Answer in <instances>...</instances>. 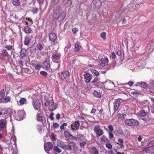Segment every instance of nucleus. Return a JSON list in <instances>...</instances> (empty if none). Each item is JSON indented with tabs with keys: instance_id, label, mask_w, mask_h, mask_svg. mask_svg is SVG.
<instances>
[{
	"instance_id": "aec40b11",
	"label": "nucleus",
	"mask_w": 154,
	"mask_h": 154,
	"mask_svg": "<svg viewBox=\"0 0 154 154\" xmlns=\"http://www.w3.org/2000/svg\"><path fill=\"white\" fill-rule=\"evenodd\" d=\"M11 98L10 97L8 96L5 97V98H3L2 100H0V103H7L10 102L11 101Z\"/></svg>"
},
{
	"instance_id": "13d9d810",
	"label": "nucleus",
	"mask_w": 154,
	"mask_h": 154,
	"mask_svg": "<svg viewBox=\"0 0 154 154\" xmlns=\"http://www.w3.org/2000/svg\"><path fill=\"white\" fill-rule=\"evenodd\" d=\"M86 142L85 141H83L82 142L80 143V146H84L86 144Z\"/></svg>"
},
{
	"instance_id": "c85d7f7f",
	"label": "nucleus",
	"mask_w": 154,
	"mask_h": 154,
	"mask_svg": "<svg viewBox=\"0 0 154 154\" xmlns=\"http://www.w3.org/2000/svg\"><path fill=\"white\" fill-rule=\"evenodd\" d=\"M53 149L54 151L58 153H60L62 152V150L56 146H54Z\"/></svg>"
},
{
	"instance_id": "338daca9",
	"label": "nucleus",
	"mask_w": 154,
	"mask_h": 154,
	"mask_svg": "<svg viewBox=\"0 0 154 154\" xmlns=\"http://www.w3.org/2000/svg\"><path fill=\"white\" fill-rule=\"evenodd\" d=\"M34 66L35 67V69H38V64H37L36 65H35V64H33Z\"/></svg>"
},
{
	"instance_id": "58836bf2",
	"label": "nucleus",
	"mask_w": 154,
	"mask_h": 154,
	"mask_svg": "<svg viewBox=\"0 0 154 154\" xmlns=\"http://www.w3.org/2000/svg\"><path fill=\"white\" fill-rule=\"evenodd\" d=\"M100 37L104 40L106 39V33L105 32H103L100 34Z\"/></svg>"
},
{
	"instance_id": "bf43d9fd",
	"label": "nucleus",
	"mask_w": 154,
	"mask_h": 154,
	"mask_svg": "<svg viewBox=\"0 0 154 154\" xmlns=\"http://www.w3.org/2000/svg\"><path fill=\"white\" fill-rule=\"evenodd\" d=\"M54 128H56L59 127V125L57 123H55L53 125Z\"/></svg>"
},
{
	"instance_id": "9d476101",
	"label": "nucleus",
	"mask_w": 154,
	"mask_h": 154,
	"mask_svg": "<svg viewBox=\"0 0 154 154\" xmlns=\"http://www.w3.org/2000/svg\"><path fill=\"white\" fill-rule=\"evenodd\" d=\"M104 86L108 89H111L114 87V83L111 81H107L104 83Z\"/></svg>"
},
{
	"instance_id": "f704fd0d",
	"label": "nucleus",
	"mask_w": 154,
	"mask_h": 154,
	"mask_svg": "<svg viewBox=\"0 0 154 154\" xmlns=\"http://www.w3.org/2000/svg\"><path fill=\"white\" fill-rule=\"evenodd\" d=\"M57 106L56 104H54L53 105V106H52V107L51 108H50L49 109V110L50 111H52L57 109Z\"/></svg>"
},
{
	"instance_id": "4d7b16f0",
	"label": "nucleus",
	"mask_w": 154,
	"mask_h": 154,
	"mask_svg": "<svg viewBox=\"0 0 154 154\" xmlns=\"http://www.w3.org/2000/svg\"><path fill=\"white\" fill-rule=\"evenodd\" d=\"M108 128L109 130L111 131H112L114 130L113 127L111 125L108 126Z\"/></svg>"
},
{
	"instance_id": "ddd939ff",
	"label": "nucleus",
	"mask_w": 154,
	"mask_h": 154,
	"mask_svg": "<svg viewBox=\"0 0 154 154\" xmlns=\"http://www.w3.org/2000/svg\"><path fill=\"white\" fill-rule=\"evenodd\" d=\"M93 3L95 8H99L102 5V2L100 0H93Z\"/></svg>"
},
{
	"instance_id": "680f3d73",
	"label": "nucleus",
	"mask_w": 154,
	"mask_h": 154,
	"mask_svg": "<svg viewBox=\"0 0 154 154\" xmlns=\"http://www.w3.org/2000/svg\"><path fill=\"white\" fill-rule=\"evenodd\" d=\"M117 144H118L120 146L119 147L120 148L122 149L124 148V146L123 144V143H117Z\"/></svg>"
},
{
	"instance_id": "dca6fc26",
	"label": "nucleus",
	"mask_w": 154,
	"mask_h": 154,
	"mask_svg": "<svg viewBox=\"0 0 154 154\" xmlns=\"http://www.w3.org/2000/svg\"><path fill=\"white\" fill-rule=\"evenodd\" d=\"M17 104L18 106L23 105L27 103V101L26 98H21L19 101L17 100Z\"/></svg>"
},
{
	"instance_id": "412c9836",
	"label": "nucleus",
	"mask_w": 154,
	"mask_h": 154,
	"mask_svg": "<svg viewBox=\"0 0 154 154\" xmlns=\"http://www.w3.org/2000/svg\"><path fill=\"white\" fill-rule=\"evenodd\" d=\"M26 50L22 48L21 49L20 54V56L21 58L24 57L26 54Z\"/></svg>"
},
{
	"instance_id": "de8ad7c7",
	"label": "nucleus",
	"mask_w": 154,
	"mask_h": 154,
	"mask_svg": "<svg viewBox=\"0 0 154 154\" xmlns=\"http://www.w3.org/2000/svg\"><path fill=\"white\" fill-rule=\"evenodd\" d=\"M28 20L29 21V23L26 21L25 22L26 25H30L32 24V22L31 19H28Z\"/></svg>"
},
{
	"instance_id": "09e8293b",
	"label": "nucleus",
	"mask_w": 154,
	"mask_h": 154,
	"mask_svg": "<svg viewBox=\"0 0 154 154\" xmlns=\"http://www.w3.org/2000/svg\"><path fill=\"white\" fill-rule=\"evenodd\" d=\"M67 125V124L66 123H64L61 125L60 126V129L61 130L64 129L65 128L64 127L66 126Z\"/></svg>"
},
{
	"instance_id": "6e6552de",
	"label": "nucleus",
	"mask_w": 154,
	"mask_h": 154,
	"mask_svg": "<svg viewBox=\"0 0 154 154\" xmlns=\"http://www.w3.org/2000/svg\"><path fill=\"white\" fill-rule=\"evenodd\" d=\"M84 73V76L85 79V82L87 83H88L90 82L92 79V76L91 74L86 72Z\"/></svg>"
},
{
	"instance_id": "a211bd4d",
	"label": "nucleus",
	"mask_w": 154,
	"mask_h": 154,
	"mask_svg": "<svg viewBox=\"0 0 154 154\" xmlns=\"http://www.w3.org/2000/svg\"><path fill=\"white\" fill-rule=\"evenodd\" d=\"M148 112L145 111L143 109L141 110L138 113V116L139 117H144L146 116Z\"/></svg>"
},
{
	"instance_id": "4c0bfd02",
	"label": "nucleus",
	"mask_w": 154,
	"mask_h": 154,
	"mask_svg": "<svg viewBox=\"0 0 154 154\" xmlns=\"http://www.w3.org/2000/svg\"><path fill=\"white\" fill-rule=\"evenodd\" d=\"M149 147H148V145L146 147L143 149V151L145 152L146 153H148L150 151Z\"/></svg>"
},
{
	"instance_id": "5fc2aeb1",
	"label": "nucleus",
	"mask_w": 154,
	"mask_h": 154,
	"mask_svg": "<svg viewBox=\"0 0 154 154\" xmlns=\"http://www.w3.org/2000/svg\"><path fill=\"white\" fill-rule=\"evenodd\" d=\"M51 138L54 141L56 140V138L55 137V136L54 134H51Z\"/></svg>"
},
{
	"instance_id": "0e129e2a",
	"label": "nucleus",
	"mask_w": 154,
	"mask_h": 154,
	"mask_svg": "<svg viewBox=\"0 0 154 154\" xmlns=\"http://www.w3.org/2000/svg\"><path fill=\"white\" fill-rule=\"evenodd\" d=\"M78 138L80 140V138H79L78 137H75L72 136V137H71L70 138V139H73L75 140H76Z\"/></svg>"
},
{
	"instance_id": "4be33fe9",
	"label": "nucleus",
	"mask_w": 154,
	"mask_h": 154,
	"mask_svg": "<svg viewBox=\"0 0 154 154\" xmlns=\"http://www.w3.org/2000/svg\"><path fill=\"white\" fill-rule=\"evenodd\" d=\"M81 47L80 45V43L79 42H77L75 45V51H79Z\"/></svg>"
},
{
	"instance_id": "a19ab883",
	"label": "nucleus",
	"mask_w": 154,
	"mask_h": 154,
	"mask_svg": "<svg viewBox=\"0 0 154 154\" xmlns=\"http://www.w3.org/2000/svg\"><path fill=\"white\" fill-rule=\"evenodd\" d=\"M117 132L118 134L121 135L123 134V131L120 128H119L117 129Z\"/></svg>"
},
{
	"instance_id": "f8f14e48",
	"label": "nucleus",
	"mask_w": 154,
	"mask_h": 154,
	"mask_svg": "<svg viewBox=\"0 0 154 154\" xmlns=\"http://www.w3.org/2000/svg\"><path fill=\"white\" fill-rule=\"evenodd\" d=\"M101 62L100 63V65L102 66H104L106 65V68L107 66L108 65L107 64L108 62V59L106 57H105L104 58H101Z\"/></svg>"
},
{
	"instance_id": "c756f323",
	"label": "nucleus",
	"mask_w": 154,
	"mask_h": 154,
	"mask_svg": "<svg viewBox=\"0 0 154 154\" xmlns=\"http://www.w3.org/2000/svg\"><path fill=\"white\" fill-rule=\"evenodd\" d=\"M91 152L92 154H99L98 149L94 147L92 148Z\"/></svg>"
},
{
	"instance_id": "864d4df0",
	"label": "nucleus",
	"mask_w": 154,
	"mask_h": 154,
	"mask_svg": "<svg viewBox=\"0 0 154 154\" xmlns=\"http://www.w3.org/2000/svg\"><path fill=\"white\" fill-rule=\"evenodd\" d=\"M5 48L8 50H10L12 49V47L11 45H7L5 47Z\"/></svg>"
},
{
	"instance_id": "2f4dec72",
	"label": "nucleus",
	"mask_w": 154,
	"mask_h": 154,
	"mask_svg": "<svg viewBox=\"0 0 154 154\" xmlns=\"http://www.w3.org/2000/svg\"><path fill=\"white\" fill-rule=\"evenodd\" d=\"M93 95L96 97L99 98L101 97V94L99 92L96 91H95L93 92Z\"/></svg>"
},
{
	"instance_id": "6e6d98bb",
	"label": "nucleus",
	"mask_w": 154,
	"mask_h": 154,
	"mask_svg": "<svg viewBox=\"0 0 154 154\" xmlns=\"http://www.w3.org/2000/svg\"><path fill=\"white\" fill-rule=\"evenodd\" d=\"M54 115V113H51L50 114L49 116L50 119L51 120H53L54 119V118L53 117V116Z\"/></svg>"
},
{
	"instance_id": "9b49d317",
	"label": "nucleus",
	"mask_w": 154,
	"mask_h": 154,
	"mask_svg": "<svg viewBox=\"0 0 154 154\" xmlns=\"http://www.w3.org/2000/svg\"><path fill=\"white\" fill-rule=\"evenodd\" d=\"M7 119H2L0 120V131H2L4 128L7 123Z\"/></svg>"
},
{
	"instance_id": "f03ea898",
	"label": "nucleus",
	"mask_w": 154,
	"mask_h": 154,
	"mask_svg": "<svg viewBox=\"0 0 154 154\" xmlns=\"http://www.w3.org/2000/svg\"><path fill=\"white\" fill-rule=\"evenodd\" d=\"M2 116L4 119L11 120V111L10 109L0 108V116Z\"/></svg>"
},
{
	"instance_id": "c9c22d12",
	"label": "nucleus",
	"mask_w": 154,
	"mask_h": 154,
	"mask_svg": "<svg viewBox=\"0 0 154 154\" xmlns=\"http://www.w3.org/2000/svg\"><path fill=\"white\" fill-rule=\"evenodd\" d=\"M115 65L114 63H112L110 65H108V66H107V67L106 68V71L112 68H113L115 67Z\"/></svg>"
},
{
	"instance_id": "7c9ffc66",
	"label": "nucleus",
	"mask_w": 154,
	"mask_h": 154,
	"mask_svg": "<svg viewBox=\"0 0 154 154\" xmlns=\"http://www.w3.org/2000/svg\"><path fill=\"white\" fill-rule=\"evenodd\" d=\"M66 16V13L65 12L62 13L60 14L59 15L58 18L61 20H63L65 18Z\"/></svg>"
},
{
	"instance_id": "052dcab7",
	"label": "nucleus",
	"mask_w": 154,
	"mask_h": 154,
	"mask_svg": "<svg viewBox=\"0 0 154 154\" xmlns=\"http://www.w3.org/2000/svg\"><path fill=\"white\" fill-rule=\"evenodd\" d=\"M78 31V29L76 28H74L72 29V31L74 33H75Z\"/></svg>"
},
{
	"instance_id": "bb28decb",
	"label": "nucleus",
	"mask_w": 154,
	"mask_h": 154,
	"mask_svg": "<svg viewBox=\"0 0 154 154\" xmlns=\"http://www.w3.org/2000/svg\"><path fill=\"white\" fill-rule=\"evenodd\" d=\"M24 32L26 33H29L31 32L32 30L28 26L25 27L24 28Z\"/></svg>"
},
{
	"instance_id": "20e7f679",
	"label": "nucleus",
	"mask_w": 154,
	"mask_h": 154,
	"mask_svg": "<svg viewBox=\"0 0 154 154\" xmlns=\"http://www.w3.org/2000/svg\"><path fill=\"white\" fill-rule=\"evenodd\" d=\"M94 129L97 137L100 136L103 134V131L100 128L99 125H97L94 127Z\"/></svg>"
},
{
	"instance_id": "72a5a7b5",
	"label": "nucleus",
	"mask_w": 154,
	"mask_h": 154,
	"mask_svg": "<svg viewBox=\"0 0 154 154\" xmlns=\"http://www.w3.org/2000/svg\"><path fill=\"white\" fill-rule=\"evenodd\" d=\"M125 114L123 113L118 114L117 115L118 117L121 119L122 120L125 118Z\"/></svg>"
},
{
	"instance_id": "a18cd8bd",
	"label": "nucleus",
	"mask_w": 154,
	"mask_h": 154,
	"mask_svg": "<svg viewBox=\"0 0 154 154\" xmlns=\"http://www.w3.org/2000/svg\"><path fill=\"white\" fill-rule=\"evenodd\" d=\"M91 72L94 73L96 76H98L99 75V72L97 71L95 69H92L91 70Z\"/></svg>"
},
{
	"instance_id": "473e14b6",
	"label": "nucleus",
	"mask_w": 154,
	"mask_h": 154,
	"mask_svg": "<svg viewBox=\"0 0 154 154\" xmlns=\"http://www.w3.org/2000/svg\"><path fill=\"white\" fill-rule=\"evenodd\" d=\"M64 135L66 137L71 138L72 137V135L69 132L65 131L64 132Z\"/></svg>"
},
{
	"instance_id": "69168bd1",
	"label": "nucleus",
	"mask_w": 154,
	"mask_h": 154,
	"mask_svg": "<svg viewBox=\"0 0 154 154\" xmlns=\"http://www.w3.org/2000/svg\"><path fill=\"white\" fill-rule=\"evenodd\" d=\"M118 142L119 143H124L123 140L122 139H119L118 140Z\"/></svg>"
},
{
	"instance_id": "6ab92c4d",
	"label": "nucleus",
	"mask_w": 154,
	"mask_h": 154,
	"mask_svg": "<svg viewBox=\"0 0 154 154\" xmlns=\"http://www.w3.org/2000/svg\"><path fill=\"white\" fill-rule=\"evenodd\" d=\"M50 62L49 60H46L44 63L43 65V67L46 70H48L50 67Z\"/></svg>"
},
{
	"instance_id": "7ed1b4c3",
	"label": "nucleus",
	"mask_w": 154,
	"mask_h": 154,
	"mask_svg": "<svg viewBox=\"0 0 154 154\" xmlns=\"http://www.w3.org/2000/svg\"><path fill=\"white\" fill-rule=\"evenodd\" d=\"M125 123L128 126H137L139 125L138 122L133 119H126L125 121Z\"/></svg>"
},
{
	"instance_id": "c03bdc74",
	"label": "nucleus",
	"mask_w": 154,
	"mask_h": 154,
	"mask_svg": "<svg viewBox=\"0 0 154 154\" xmlns=\"http://www.w3.org/2000/svg\"><path fill=\"white\" fill-rule=\"evenodd\" d=\"M106 148L109 149H111L112 148V144L109 143H106Z\"/></svg>"
},
{
	"instance_id": "cd10ccee",
	"label": "nucleus",
	"mask_w": 154,
	"mask_h": 154,
	"mask_svg": "<svg viewBox=\"0 0 154 154\" xmlns=\"http://www.w3.org/2000/svg\"><path fill=\"white\" fill-rule=\"evenodd\" d=\"M5 96V91L4 89L2 90L0 92V100H2Z\"/></svg>"
},
{
	"instance_id": "5701e85b",
	"label": "nucleus",
	"mask_w": 154,
	"mask_h": 154,
	"mask_svg": "<svg viewBox=\"0 0 154 154\" xmlns=\"http://www.w3.org/2000/svg\"><path fill=\"white\" fill-rule=\"evenodd\" d=\"M1 54L2 56L5 57H8L9 56L8 53L6 49H2Z\"/></svg>"
},
{
	"instance_id": "e433bc0d",
	"label": "nucleus",
	"mask_w": 154,
	"mask_h": 154,
	"mask_svg": "<svg viewBox=\"0 0 154 154\" xmlns=\"http://www.w3.org/2000/svg\"><path fill=\"white\" fill-rule=\"evenodd\" d=\"M72 4V0H67V2L65 3L66 6L69 7Z\"/></svg>"
},
{
	"instance_id": "4468645a",
	"label": "nucleus",
	"mask_w": 154,
	"mask_h": 154,
	"mask_svg": "<svg viewBox=\"0 0 154 154\" xmlns=\"http://www.w3.org/2000/svg\"><path fill=\"white\" fill-rule=\"evenodd\" d=\"M80 125V124L79 121H75L71 124V128L72 130H76L79 128Z\"/></svg>"
},
{
	"instance_id": "3c124183",
	"label": "nucleus",
	"mask_w": 154,
	"mask_h": 154,
	"mask_svg": "<svg viewBox=\"0 0 154 154\" xmlns=\"http://www.w3.org/2000/svg\"><path fill=\"white\" fill-rule=\"evenodd\" d=\"M40 74L43 76H46L48 75L47 72L44 71H41L40 72Z\"/></svg>"
},
{
	"instance_id": "8fccbe9b",
	"label": "nucleus",
	"mask_w": 154,
	"mask_h": 154,
	"mask_svg": "<svg viewBox=\"0 0 154 154\" xmlns=\"http://www.w3.org/2000/svg\"><path fill=\"white\" fill-rule=\"evenodd\" d=\"M100 79L97 77H95L94 80L91 82L92 83H95L97 82Z\"/></svg>"
},
{
	"instance_id": "f257e3e1",
	"label": "nucleus",
	"mask_w": 154,
	"mask_h": 154,
	"mask_svg": "<svg viewBox=\"0 0 154 154\" xmlns=\"http://www.w3.org/2000/svg\"><path fill=\"white\" fill-rule=\"evenodd\" d=\"M57 145L64 150L69 151H75L76 148L75 143L73 142H70L68 145L58 142L57 143Z\"/></svg>"
},
{
	"instance_id": "ea45409f",
	"label": "nucleus",
	"mask_w": 154,
	"mask_h": 154,
	"mask_svg": "<svg viewBox=\"0 0 154 154\" xmlns=\"http://www.w3.org/2000/svg\"><path fill=\"white\" fill-rule=\"evenodd\" d=\"M23 60V58L20 57V60L18 61L19 63L22 66H23L24 63L25 61Z\"/></svg>"
},
{
	"instance_id": "0eeeda50",
	"label": "nucleus",
	"mask_w": 154,
	"mask_h": 154,
	"mask_svg": "<svg viewBox=\"0 0 154 154\" xmlns=\"http://www.w3.org/2000/svg\"><path fill=\"white\" fill-rule=\"evenodd\" d=\"M32 105L35 109L38 110V97L33 96L32 97Z\"/></svg>"
},
{
	"instance_id": "1a4fd4ad",
	"label": "nucleus",
	"mask_w": 154,
	"mask_h": 154,
	"mask_svg": "<svg viewBox=\"0 0 154 154\" xmlns=\"http://www.w3.org/2000/svg\"><path fill=\"white\" fill-rule=\"evenodd\" d=\"M60 56L61 54L60 53H56L53 54L52 57V59L54 62L58 63L59 61Z\"/></svg>"
},
{
	"instance_id": "79ce46f5",
	"label": "nucleus",
	"mask_w": 154,
	"mask_h": 154,
	"mask_svg": "<svg viewBox=\"0 0 154 154\" xmlns=\"http://www.w3.org/2000/svg\"><path fill=\"white\" fill-rule=\"evenodd\" d=\"M54 104V102L53 100H51V101L48 104V106L49 109L51 108L52 107V106H53V105Z\"/></svg>"
},
{
	"instance_id": "f3484780",
	"label": "nucleus",
	"mask_w": 154,
	"mask_h": 154,
	"mask_svg": "<svg viewBox=\"0 0 154 154\" xmlns=\"http://www.w3.org/2000/svg\"><path fill=\"white\" fill-rule=\"evenodd\" d=\"M114 109L115 111L118 109L121 104V103L119 100H116L114 102Z\"/></svg>"
},
{
	"instance_id": "37998d69",
	"label": "nucleus",
	"mask_w": 154,
	"mask_h": 154,
	"mask_svg": "<svg viewBox=\"0 0 154 154\" xmlns=\"http://www.w3.org/2000/svg\"><path fill=\"white\" fill-rule=\"evenodd\" d=\"M147 145L148 147H149L150 148L153 146H154V141L152 140L150 141Z\"/></svg>"
},
{
	"instance_id": "603ef678",
	"label": "nucleus",
	"mask_w": 154,
	"mask_h": 154,
	"mask_svg": "<svg viewBox=\"0 0 154 154\" xmlns=\"http://www.w3.org/2000/svg\"><path fill=\"white\" fill-rule=\"evenodd\" d=\"M109 138L111 139L113 138L114 135L112 132H110L109 133Z\"/></svg>"
},
{
	"instance_id": "774afa93",
	"label": "nucleus",
	"mask_w": 154,
	"mask_h": 154,
	"mask_svg": "<svg viewBox=\"0 0 154 154\" xmlns=\"http://www.w3.org/2000/svg\"><path fill=\"white\" fill-rule=\"evenodd\" d=\"M108 153L109 154H115V153H114L113 151L112 150H110L108 151Z\"/></svg>"
},
{
	"instance_id": "39448f33",
	"label": "nucleus",
	"mask_w": 154,
	"mask_h": 154,
	"mask_svg": "<svg viewBox=\"0 0 154 154\" xmlns=\"http://www.w3.org/2000/svg\"><path fill=\"white\" fill-rule=\"evenodd\" d=\"M25 112L22 110H19L15 115V119L17 120H21L23 119L25 115Z\"/></svg>"
},
{
	"instance_id": "b1692460",
	"label": "nucleus",
	"mask_w": 154,
	"mask_h": 154,
	"mask_svg": "<svg viewBox=\"0 0 154 154\" xmlns=\"http://www.w3.org/2000/svg\"><path fill=\"white\" fill-rule=\"evenodd\" d=\"M11 2L13 5L15 6H18L20 4L19 0H11Z\"/></svg>"
},
{
	"instance_id": "49530a36",
	"label": "nucleus",
	"mask_w": 154,
	"mask_h": 154,
	"mask_svg": "<svg viewBox=\"0 0 154 154\" xmlns=\"http://www.w3.org/2000/svg\"><path fill=\"white\" fill-rule=\"evenodd\" d=\"M107 138L104 135H103L100 138V140L102 142H105Z\"/></svg>"
},
{
	"instance_id": "a878e982",
	"label": "nucleus",
	"mask_w": 154,
	"mask_h": 154,
	"mask_svg": "<svg viewBox=\"0 0 154 154\" xmlns=\"http://www.w3.org/2000/svg\"><path fill=\"white\" fill-rule=\"evenodd\" d=\"M31 41V39H30L29 37H25V40L24 41V44L28 46V45L30 43Z\"/></svg>"
},
{
	"instance_id": "393cba45",
	"label": "nucleus",
	"mask_w": 154,
	"mask_h": 154,
	"mask_svg": "<svg viewBox=\"0 0 154 154\" xmlns=\"http://www.w3.org/2000/svg\"><path fill=\"white\" fill-rule=\"evenodd\" d=\"M137 85L138 86H139L141 88H146L147 87V85L144 82H141L140 83H137Z\"/></svg>"
},
{
	"instance_id": "423d86ee",
	"label": "nucleus",
	"mask_w": 154,
	"mask_h": 154,
	"mask_svg": "<svg viewBox=\"0 0 154 154\" xmlns=\"http://www.w3.org/2000/svg\"><path fill=\"white\" fill-rule=\"evenodd\" d=\"M60 79L64 80L68 79L70 76V73L68 71L60 72L58 73Z\"/></svg>"
},
{
	"instance_id": "2eb2a0df",
	"label": "nucleus",
	"mask_w": 154,
	"mask_h": 154,
	"mask_svg": "<svg viewBox=\"0 0 154 154\" xmlns=\"http://www.w3.org/2000/svg\"><path fill=\"white\" fill-rule=\"evenodd\" d=\"M49 39L52 42H54L57 39V36L55 34L51 32L49 34Z\"/></svg>"
},
{
	"instance_id": "e2e57ef3",
	"label": "nucleus",
	"mask_w": 154,
	"mask_h": 154,
	"mask_svg": "<svg viewBox=\"0 0 154 154\" xmlns=\"http://www.w3.org/2000/svg\"><path fill=\"white\" fill-rule=\"evenodd\" d=\"M103 85V83L100 82H98L95 85V86L96 87H98L99 85Z\"/></svg>"
}]
</instances>
